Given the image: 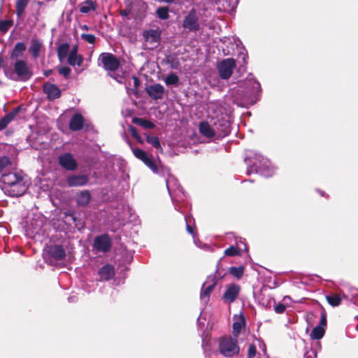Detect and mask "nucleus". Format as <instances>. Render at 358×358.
<instances>
[{"label":"nucleus","instance_id":"nucleus-13","mask_svg":"<svg viewBox=\"0 0 358 358\" xmlns=\"http://www.w3.org/2000/svg\"><path fill=\"white\" fill-rule=\"evenodd\" d=\"M99 61H101L105 69L108 71H115L120 66V62L111 53H101L99 57Z\"/></svg>","mask_w":358,"mask_h":358},{"label":"nucleus","instance_id":"nucleus-34","mask_svg":"<svg viewBox=\"0 0 358 358\" xmlns=\"http://www.w3.org/2000/svg\"><path fill=\"white\" fill-rule=\"evenodd\" d=\"M69 48L70 46L66 43H64L59 45L57 48V55L60 61H62L67 57L69 52Z\"/></svg>","mask_w":358,"mask_h":358},{"label":"nucleus","instance_id":"nucleus-64","mask_svg":"<svg viewBox=\"0 0 358 358\" xmlns=\"http://www.w3.org/2000/svg\"><path fill=\"white\" fill-rule=\"evenodd\" d=\"M238 0H235L236 4H238Z\"/></svg>","mask_w":358,"mask_h":358},{"label":"nucleus","instance_id":"nucleus-58","mask_svg":"<svg viewBox=\"0 0 358 358\" xmlns=\"http://www.w3.org/2000/svg\"><path fill=\"white\" fill-rule=\"evenodd\" d=\"M287 300L290 301V300H291V298H290L289 296H284V298H283L282 301H283L284 302H286Z\"/></svg>","mask_w":358,"mask_h":358},{"label":"nucleus","instance_id":"nucleus-15","mask_svg":"<svg viewBox=\"0 0 358 358\" xmlns=\"http://www.w3.org/2000/svg\"><path fill=\"white\" fill-rule=\"evenodd\" d=\"M217 138H222L231 132L230 123L223 118L217 119L213 123Z\"/></svg>","mask_w":358,"mask_h":358},{"label":"nucleus","instance_id":"nucleus-43","mask_svg":"<svg viewBox=\"0 0 358 358\" xmlns=\"http://www.w3.org/2000/svg\"><path fill=\"white\" fill-rule=\"evenodd\" d=\"M13 22L10 20H1L0 21V31L2 32H6L9 28L12 26Z\"/></svg>","mask_w":358,"mask_h":358},{"label":"nucleus","instance_id":"nucleus-1","mask_svg":"<svg viewBox=\"0 0 358 358\" xmlns=\"http://www.w3.org/2000/svg\"><path fill=\"white\" fill-rule=\"evenodd\" d=\"M260 92V83L250 73L244 80L238 82L237 87L230 90L229 96L234 104L248 108L257 101Z\"/></svg>","mask_w":358,"mask_h":358},{"label":"nucleus","instance_id":"nucleus-5","mask_svg":"<svg viewBox=\"0 0 358 358\" xmlns=\"http://www.w3.org/2000/svg\"><path fill=\"white\" fill-rule=\"evenodd\" d=\"M5 74L13 80L27 81L31 78L33 73L26 61L17 59L13 64V69H5Z\"/></svg>","mask_w":358,"mask_h":358},{"label":"nucleus","instance_id":"nucleus-36","mask_svg":"<svg viewBox=\"0 0 358 358\" xmlns=\"http://www.w3.org/2000/svg\"><path fill=\"white\" fill-rule=\"evenodd\" d=\"M67 62L71 66H80L83 62V58L81 55H68Z\"/></svg>","mask_w":358,"mask_h":358},{"label":"nucleus","instance_id":"nucleus-31","mask_svg":"<svg viewBox=\"0 0 358 358\" xmlns=\"http://www.w3.org/2000/svg\"><path fill=\"white\" fill-rule=\"evenodd\" d=\"M96 10V3L92 0H86L80 5V11L82 13H88Z\"/></svg>","mask_w":358,"mask_h":358},{"label":"nucleus","instance_id":"nucleus-35","mask_svg":"<svg viewBox=\"0 0 358 358\" xmlns=\"http://www.w3.org/2000/svg\"><path fill=\"white\" fill-rule=\"evenodd\" d=\"M325 330L322 326H316L310 333V338L314 340H320L324 335Z\"/></svg>","mask_w":358,"mask_h":358},{"label":"nucleus","instance_id":"nucleus-10","mask_svg":"<svg viewBox=\"0 0 358 358\" xmlns=\"http://www.w3.org/2000/svg\"><path fill=\"white\" fill-rule=\"evenodd\" d=\"M58 162L61 167L66 171H73L78 167V163L70 152H65L58 157Z\"/></svg>","mask_w":358,"mask_h":358},{"label":"nucleus","instance_id":"nucleus-8","mask_svg":"<svg viewBox=\"0 0 358 358\" xmlns=\"http://www.w3.org/2000/svg\"><path fill=\"white\" fill-rule=\"evenodd\" d=\"M236 66L235 59L232 58L224 59L217 64V68L222 79H229Z\"/></svg>","mask_w":358,"mask_h":358},{"label":"nucleus","instance_id":"nucleus-38","mask_svg":"<svg viewBox=\"0 0 358 358\" xmlns=\"http://www.w3.org/2000/svg\"><path fill=\"white\" fill-rule=\"evenodd\" d=\"M146 141L148 143L152 145L154 148L159 150L160 152H162V148L161 146L159 139L157 136L148 135L146 138Z\"/></svg>","mask_w":358,"mask_h":358},{"label":"nucleus","instance_id":"nucleus-27","mask_svg":"<svg viewBox=\"0 0 358 358\" xmlns=\"http://www.w3.org/2000/svg\"><path fill=\"white\" fill-rule=\"evenodd\" d=\"M245 327V319L243 314L236 317V320L233 324V335L234 337L238 338L241 330Z\"/></svg>","mask_w":358,"mask_h":358},{"label":"nucleus","instance_id":"nucleus-59","mask_svg":"<svg viewBox=\"0 0 358 358\" xmlns=\"http://www.w3.org/2000/svg\"><path fill=\"white\" fill-rule=\"evenodd\" d=\"M164 3H173L175 0H162Z\"/></svg>","mask_w":358,"mask_h":358},{"label":"nucleus","instance_id":"nucleus-49","mask_svg":"<svg viewBox=\"0 0 358 358\" xmlns=\"http://www.w3.org/2000/svg\"><path fill=\"white\" fill-rule=\"evenodd\" d=\"M71 69L68 66H63L59 69V73L64 76L65 78H68Z\"/></svg>","mask_w":358,"mask_h":358},{"label":"nucleus","instance_id":"nucleus-39","mask_svg":"<svg viewBox=\"0 0 358 358\" xmlns=\"http://www.w3.org/2000/svg\"><path fill=\"white\" fill-rule=\"evenodd\" d=\"M229 273L233 276L236 277L238 279L242 278L244 273V267L243 266H240L238 267L231 266L229 269Z\"/></svg>","mask_w":358,"mask_h":358},{"label":"nucleus","instance_id":"nucleus-21","mask_svg":"<svg viewBox=\"0 0 358 358\" xmlns=\"http://www.w3.org/2000/svg\"><path fill=\"white\" fill-rule=\"evenodd\" d=\"M22 110V106H19L15 107L11 112L6 114L2 118L0 119V131L4 129L8 124L15 119V116Z\"/></svg>","mask_w":358,"mask_h":358},{"label":"nucleus","instance_id":"nucleus-44","mask_svg":"<svg viewBox=\"0 0 358 358\" xmlns=\"http://www.w3.org/2000/svg\"><path fill=\"white\" fill-rule=\"evenodd\" d=\"M81 38L90 44H94L96 41V37L93 34H82L80 36Z\"/></svg>","mask_w":358,"mask_h":358},{"label":"nucleus","instance_id":"nucleus-11","mask_svg":"<svg viewBox=\"0 0 358 358\" xmlns=\"http://www.w3.org/2000/svg\"><path fill=\"white\" fill-rule=\"evenodd\" d=\"M93 249L99 252H107L111 248V239L106 234L97 236L94 239Z\"/></svg>","mask_w":358,"mask_h":358},{"label":"nucleus","instance_id":"nucleus-7","mask_svg":"<svg viewBox=\"0 0 358 358\" xmlns=\"http://www.w3.org/2000/svg\"><path fill=\"white\" fill-rule=\"evenodd\" d=\"M182 27L189 31L196 32L200 29L199 18L196 10L191 9L182 21Z\"/></svg>","mask_w":358,"mask_h":358},{"label":"nucleus","instance_id":"nucleus-61","mask_svg":"<svg viewBox=\"0 0 358 358\" xmlns=\"http://www.w3.org/2000/svg\"><path fill=\"white\" fill-rule=\"evenodd\" d=\"M216 273H217L219 278H222V275L218 273V270L216 271Z\"/></svg>","mask_w":358,"mask_h":358},{"label":"nucleus","instance_id":"nucleus-25","mask_svg":"<svg viewBox=\"0 0 358 358\" xmlns=\"http://www.w3.org/2000/svg\"><path fill=\"white\" fill-rule=\"evenodd\" d=\"M199 131L203 136L207 138L216 137L214 125L211 126L207 122H201L199 124Z\"/></svg>","mask_w":358,"mask_h":358},{"label":"nucleus","instance_id":"nucleus-47","mask_svg":"<svg viewBox=\"0 0 358 358\" xmlns=\"http://www.w3.org/2000/svg\"><path fill=\"white\" fill-rule=\"evenodd\" d=\"M257 354V346L255 344L252 343L249 345L248 350V358H255Z\"/></svg>","mask_w":358,"mask_h":358},{"label":"nucleus","instance_id":"nucleus-53","mask_svg":"<svg viewBox=\"0 0 358 358\" xmlns=\"http://www.w3.org/2000/svg\"><path fill=\"white\" fill-rule=\"evenodd\" d=\"M133 80H134V87L136 89L138 88V87L140 85V82H139V80L138 78L136 77V76H133Z\"/></svg>","mask_w":358,"mask_h":358},{"label":"nucleus","instance_id":"nucleus-18","mask_svg":"<svg viewBox=\"0 0 358 358\" xmlns=\"http://www.w3.org/2000/svg\"><path fill=\"white\" fill-rule=\"evenodd\" d=\"M43 92L49 100H55L61 96V90L55 84L46 83L43 85Z\"/></svg>","mask_w":358,"mask_h":358},{"label":"nucleus","instance_id":"nucleus-42","mask_svg":"<svg viewBox=\"0 0 358 358\" xmlns=\"http://www.w3.org/2000/svg\"><path fill=\"white\" fill-rule=\"evenodd\" d=\"M224 256L235 257L241 255L239 249L235 246L231 245L224 250Z\"/></svg>","mask_w":358,"mask_h":358},{"label":"nucleus","instance_id":"nucleus-28","mask_svg":"<svg viewBox=\"0 0 358 358\" xmlns=\"http://www.w3.org/2000/svg\"><path fill=\"white\" fill-rule=\"evenodd\" d=\"M26 50V45L22 42L17 43L10 54V58L12 59H18L20 57H21L23 54V52Z\"/></svg>","mask_w":358,"mask_h":358},{"label":"nucleus","instance_id":"nucleus-19","mask_svg":"<svg viewBox=\"0 0 358 358\" xmlns=\"http://www.w3.org/2000/svg\"><path fill=\"white\" fill-rule=\"evenodd\" d=\"M147 93L154 100L161 99L164 94V87L159 83L151 85L146 89Z\"/></svg>","mask_w":358,"mask_h":358},{"label":"nucleus","instance_id":"nucleus-2","mask_svg":"<svg viewBox=\"0 0 358 358\" xmlns=\"http://www.w3.org/2000/svg\"><path fill=\"white\" fill-rule=\"evenodd\" d=\"M0 187L10 196H20L27 190L28 185L22 173L15 168L13 171L2 173Z\"/></svg>","mask_w":358,"mask_h":358},{"label":"nucleus","instance_id":"nucleus-30","mask_svg":"<svg viewBox=\"0 0 358 358\" xmlns=\"http://www.w3.org/2000/svg\"><path fill=\"white\" fill-rule=\"evenodd\" d=\"M29 0H16L15 13L18 18H20L27 8Z\"/></svg>","mask_w":358,"mask_h":358},{"label":"nucleus","instance_id":"nucleus-63","mask_svg":"<svg viewBox=\"0 0 358 358\" xmlns=\"http://www.w3.org/2000/svg\"><path fill=\"white\" fill-rule=\"evenodd\" d=\"M37 4H38V5H39V6H41V5H42V4H43V2H41V1H37Z\"/></svg>","mask_w":358,"mask_h":358},{"label":"nucleus","instance_id":"nucleus-56","mask_svg":"<svg viewBox=\"0 0 358 358\" xmlns=\"http://www.w3.org/2000/svg\"><path fill=\"white\" fill-rule=\"evenodd\" d=\"M67 216H70L71 219L73 220V222H76V217L73 213H69L66 214Z\"/></svg>","mask_w":358,"mask_h":358},{"label":"nucleus","instance_id":"nucleus-32","mask_svg":"<svg viewBox=\"0 0 358 358\" xmlns=\"http://www.w3.org/2000/svg\"><path fill=\"white\" fill-rule=\"evenodd\" d=\"M132 122L134 124L140 125L141 127H142L145 129H151L155 127V124L152 122L145 120V119H143V118H141V117H134L132 119Z\"/></svg>","mask_w":358,"mask_h":358},{"label":"nucleus","instance_id":"nucleus-4","mask_svg":"<svg viewBox=\"0 0 358 358\" xmlns=\"http://www.w3.org/2000/svg\"><path fill=\"white\" fill-rule=\"evenodd\" d=\"M245 162L248 165V175L255 173L267 178L272 176L275 173V167L271 164V162L257 152H251L245 159Z\"/></svg>","mask_w":358,"mask_h":358},{"label":"nucleus","instance_id":"nucleus-12","mask_svg":"<svg viewBox=\"0 0 358 358\" xmlns=\"http://www.w3.org/2000/svg\"><path fill=\"white\" fill-rule=\"evenodd\" d=\"M217 284L215 276L209 275L207 277L206 280L203 283L202 288L200 294V298L202 301L207 303L209 300L211 292L214 289Z\"/></svg>","mask_w":358,"mask_h":358},{"label":"nucleus","instance_id":"nucleus-26","mask_svg":"<svg viewBox=\"0 0 358 358\" xmlns=\"http://www.w3.org/2000/svg\"><path fill=\"white\" fill-rule=\"evenodd\" d=\"M91 194L88 190H82L77 193L76 201L78 206H85L91 200Z\"/></svg>","mask_w":358,"mask_h":358},{"label":"nucleus","instance_id":"nucleus-57","mask_svg":"<svg viewBox=\"0 0 358 358\" xmlns=\"http://www.w3.org/2000/svg\"><path fill=\"white\" fill-rule=\"evenodd\" d=\"M52 70H47V71H44V76L45 77H48L52 73Z\"/></svg>","mask_w":358,"mask_h":358},{"label":"nucleus","instance_id":"nucleus-41","mask_svg":"<svg viewBox=\"0 0 358 358\" xmlns=\"http://www.w3.org/2000/svg\"><path fill=\"white\" fill-rule=\"evenodd\" d=\"M326 299L328 303L332 306H338L341 302V298L338 294L327 295Z\"/></svg>","mask_w":358,"mask_h":358},{"label":"nucleus","instance_id":"nucleus-3","mask_svg":"<svg viewBox=\"0 0 358 358\" xmlns=\"http://www.w3.org/2000/svg\"><path fill=\"white\" fill-rule=\"evenodd\" d=\"M169 172V169L160 166L159 173L158 174L163 176L167 175V178H166V188L172 203L174 205V208L177 211L184 213L185 210H183V206H187V201H186L187 196L182 187L178 183V181L173 176L171 175Z\"/></svg>","mask_w":358,"mask_h":358},{"label":"nucleus","instance_id":"nucleus-33","mask_svg":"<svg viewBox=\"0 0 358 358\" xmlns=\"http://www.w3.org/2000/svg\"><path fill=\"white\" fill-rule=\"evenodd\" d=\"M192 219V218L190 216H185L187 231L192 236L195 245L199 248H201V246L199 245L198 243L197 239L196 238V234L194 231V228L191 225Z\"/></svg>","mask_w":358,"mask_h":358},{"label":"nucleus","instance_id":"nucleus-22","mask_svg":"<svg viewBox=\"0 0 358 358\" xmlns=\"http://www.w3.org/2000/svg\"><path fill=\"white\" fill-rule=\"evenodd\" d=\"M98 274L100 280H109L115 275L114 267L111 264H106L99 269Z\"/></svg>","mask_w":358,"mask_h":358},{"label":"nucleus","instance_id":"nucleus-16","mask_svg":"<svg viewBox=\"0 0 358 358\" xmlns=\"http://www.w3.org/2000/svg\"><path fill=\"white\" fill-rule=\"evenodd\" d=\"M89 177L85 174H70L66 177V184L70 187H83L89 182Z\"/></svg>","mask_w":358,"mask_h":358},{"label":"nucleus","instance_id":"nucleus-51","mask_svg":"<svg viewBox=\"0 0 358 358\" xmlns=\"http://www.w3.org/2000/svg\"><path fill=\"white\" fill-rule=\"evenodd\" d=\"M317 357V352L315 350H311L309 352H307L305 355L304 358H316Z\"/></svg>","mask_w":358,"mask_h":358},{"label":"nucleus","instance_id":"nucleus-50","mask_svg":"<svg viewBox=\"0 0 358 358\" xmlns=\"http://www.w3.org/2000/svg\"><path fill=\"white\" fill-rule=\"evenodd\" d=\"M259 348L262 350L264 355H267L266 354V346L264 342L262 340H257Z\"/></svg>","mask_w":358,"mask_h":358},{"label":"nucleus","instance_id":"nucleus-54","mask_svg":"<svg viewBox=\"0 0 358 358\" xmlns=\"http://www.w3.org/2000/svg\"><path fill=\"white\" fill-rule=\"evenodd\" d=\"M78 47L76 45L74 46L70 51L69 55H78Z\"/></svg>","mask_w":358,"mask_h":358},{"label":"nucleus","instance_id":"nucleus-9","mask_svg":"<svg viewBox=\"0 0 358 358\" xmlns=\"http://www.w3.org/2000/svg\"><path fill=\"white\" fill-rule=\"evenodd\" d=\"M145 45H150L148 49H154L156 48L161 39V31L159 29L145 30L142 34Z\"/></svg>","mask_w":358,"mask_h":358},{"label":"nucleus","instance_id":"nucleus-17","mask_svg":"<svg viewBox=\"0 0 358 358\" xmlns=\"http://www.w3.org/2000/svg\"><path fill=\"white\" fill-rule=\"evenodd\" d=\"M240 286L236 284H231L229 285L223 296L222 299L228 303H232L235 301L236 298L238 297L239 292H240Z\"/></svg>","mask_w":358,"mask_h":358},{"label":"nucleus","instance_id":"nucleus-6","mask_svg":"<svg viewBox=\"0 0 358 358\" xmlns=\"http://www.w3.org/2000/svg\"><path fill=\"white\" fill-rule=\"evenodd\" d=\"M219 350L222 355L227 358L237 357L240 353V347L237 338L224 336L219 340Z\"/></svg>","mask_w":358,"mask_h":358},{"label":"nucleus","instance_id":"nucleus-48","mask_svg":"<svg viewBox=\"0 0 358 358\" xmlns=\"http://www.w3.org/2000/svg\"><path fill=\"white\" fill-rule=\"evenodd\" d=\"M286 310V306L282 303H278L274 306V310L278 314L283 313Z\"/></svg>","mask_w":358,"mask_h":358},{"label":"nucleus","instance_id":"nucleus-23","mask_svg":"<svg viewBox=\"0 0 358 358\" xmlns=\"http://www.w3.org/2000/svg\"><path fill=\"white\" fill-rule=\"evenodd\" d=\"M84 124V118L79 113L74 114L69 122V128L71 131H76L83 129Z\"/></svg>","mask_w":358,"mask_h":358},{"label":"nucleus","instance_id":"nucleus-45","mask_svg":"<svg viewBox=\"0 0 358 358\" xmlns=\"http://www.w3.org/2000/svg\"><path fill=\"white\" fill-rule=\"evenodd\" d=\"M247 53L244 48H242L238 55V59L239 62H242L243 65H245L247 64Z\"/></svg>","mask_w":358,"mask_h":358},{"label":"nucleus","instance_id":"nucleus-62","mask_svg":"<svg viewBox=\"0 0 358 358\" xmlns=\"http://www.w3.org/2000/svg\"><path fill=\"white\" fill-rule=\"evenodd\" d=\"M320 194H321V196H324V192H322V191H320Z\"/></svg>","mask_w":358,"mask_h":358},{"label":"nucleus","instance_id":"nucleus-29","mask_svg":"<svg viewBox=\"0 0 358 358\" xmlns=\"http://www.w3.org/2000/svg\"><path fill=\"white\" fill-rule=\"evenodd\" d=\"M42 43L37 39H32L31 45L29 48V51L34 59L39 57Z\"/></svg>","mask_w":358,"mask_h":358},{"label":"nucleus","instance_id":"nucleus-14","mask_svg":"<svg viewBox=\"0 0 358 358\" xmlns=\"http://www.w3.org/2000/svg\"><path fill=\"white\" fill-rule=\"evenodd\" d=\"M133 153L136 157L142 160L144 164L154 173H159L160 166H158L157 164L150 158L146 152L140 148L133 149Z\"/></svg>","mask_w":358,"mask_h":358},{"label":"nucleus","instance_id":"nucleus-37","mask_svg":"<svg viewBox=\"0 0 358 358\" xmlns=\"http://www.w3.org/2000/svg\"><path fill=\"white\" fill-rule=\"evenodd\" d=\"M169 10L167 6L159 7L156 10L157 16L163 20H168L170 17L169 15Z\"/></svg>","mask_w":358,"mask_h":358},{"label":"nucleus","instance_id":"nucleus-46","mask_svg":"<svg viewBox=\"0 0 358 358\" xmlns=\"http://www.w3.org/2000/svg\"><path fill=\"white\" fill-rule=\"evenodd\" d=\"M129 131L130 132L132 137H134L138 143H143L141 138L137 131V129L134 127L129 126Z\"/></svg>","mask_w":358,"mask_h":358},{"label":"nucleus","instance_id":"nucleus-20","mask_svg":"<svg viewBox=\"0 0 358 358\" xmlns=\"http://www.w3.org/2000/svg\"><path fill=\"white\" fill-rule=\"evenodd\" d=\"M48 255L54 259L59 261L66 257V252L62 245H50L48 248Z\"/></svg>","mask_w":358,"mask_h":358},{"label":"nucleus","instance_id":"nucleus-52","mask_svg":"<svg viewBox=\"0 0 358 358\" xmlns=\"http://www.w3.org/2000/svg\"><path fill=\"white\" fill-rule=\"evenodd\" d=\"M318 326H322L324 329L327 326V318L325 314H322L320 324Z\"/></svg>","mask_w":358,"mask_h":358},{"label":"nucleus","instance_id":"nucleus-24","mask_svg":"<svg viewBox=\"0 0 358 358\" xmlns=\"http://www.w3.org/2000/svg\"><path fill=\"white\" fill-rule=\"evenodd\" d=\"M15 167V163L10 157L6 156L0 157V174L13 171Z\"/></svg>","mask_w":358,"mask_h":358},{"label":"nucleus","instance_id":"nucleus-60","mask_svg":"<svg viewBox=\"0 0 358 358\" xmlns=\"http://www.w3.org/2000/svg\"><path fill=\"white\" fill-rule=\"evenodd\" d=\"M82 29H84V30H88L89 29V27L87 26V25H83L82 27Z\"/></svg>","mask_w":358,"mask_h":358},{"label":"nucleus","instance_id":"nucleus-55","mask_svg":"<svg viewBox=\"0 0 358 358\" xmlns=\"http://www.w3.org/2000/svg\"><path fill=\"white\" fill-rule=\"evenodd\" d=\"M178 65H179V62L178 61L173 62L171 63V67L172 69H177Z\"/></svg>","mask_w":358,"mask_h":358},{"label":"nucleus","instance_id":"nucleus-40","mask_svg":"<svg viewBox=\"0 0 358 358\" xmlns=\"http://www.w3.org/2000/svg\"><path fill=\"white\" fill-rule=\"evenodd\" d=\"M165 83L166 85H178V82H179V78L178 76L174 73H171L169 74H168V76L166 77L165 80Z\"/></svg>","mask_w":358,"mask_h":358}]
</instances>
